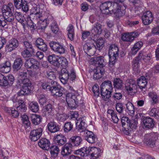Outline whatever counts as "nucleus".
I'll use <instances>...</instances> for the list:
<instances>
[{
  "label": "nucleus",
  "mask_w": 159,
  "mask_h": 159,
  "mask_svg": "<svg viewBox=\"0 0 159 159\" xmlns=\"http://www.w3.org/2000/svg\"><path fill=\"white\" fill-rule=\"evenodd\" d=\"M139 35V34L136 32L125 33L122 34L121 39L124 41L131 42Z\"/></svg>",
  "instance_id": "obj_16"
},
{
  "label": "nucleus",
  "mask_w": 159,
  "mask_h": 159,
  "mask_svg": "<svg viewBox=\"0 0 159 159\" xmlns=\"http://www.w3.org/2000/svg\"><path fill=\"white\" fill-rule=\"evenodd\" d=\"M8 84V82L6 76L0 73V85L6 86Z\"/></svg>",
  "instance_id": "obj_49"
},
{
  "label": "nucleus",
  "mask_w": 159,
  "mask_h": 159,
  "mask_svg": "<svg viewBox=\"0 0 159 159\" xmlns=\"http://www.w3.org/2000/svg\"><path fill=\"white\" fill-rule=\"evenodd\" d=\"M60 150L58 147L56 145L52 146L50 148V152L52 156L54 157L57 156Z\"/></svg>",
  "instance_id": "obj_48"
},
{
  "label": "nucleus",
  "mask_w": 159,
  "mask_h": 159,
  "mask_svg": "<svg viewBox=\"0 0 159 159\" xmlns=\"http://www.w3.org/2000/svg\"><path fill=\"white\" fill-rule=\"evenodd\" d=\"M140 61L137 59V58H135L132 62V66L133 70L137 72L140 71L139 68V67Z\"/></svg>",
  "instance_id": "obj_45"
},
{
  "label": "nucleus",
  "mask_w": 159,
  "mask_h": 159,
  "mask_svg": "<svg viewBox=\"0 0 159 159\" xmlns=\"http://www.w3.org/2000/svg\"><path fill=\"white\" fill-rule=\"evenodd\" d=\"M104 72V69L103 68H101L100 67H96V69H94L93 72V79L96 80L101 78Z\"/></svg>",
  "instance_id": "obj_24"
},
{
  "label": "nucleus",
  "mask_w": 159,
  "mask_h": 159,
  "mask_svg": "<svg viewBox=\"0 0 159 159\" xmlns=\"http://www.w3.org/2000/svg\"><path fill=\"white\" fill-rule=\"evenodd\" d=\"M52 88L50 90L51 94L54 97H58L61 96L63 94V89L60 87L55 81H51Z\"/></svg>",
  "instance_id": "obj_3"
},
{
  "label": "nucleus",
  "mask_w": 159,
  "mask_h": 159,
  "mask_svg": "<svg viewBox=\"0 0 159 159\" xmlns=\"http://www.w3.org/2000/svg\"><path fill=\"white\" fill-rule=\"evenodd\" d=\"M126 5H124L123 6L118 5V7H113L112 10L116 16L119 17L123 16L125 12V9Z\"/></svg>",
  "instance_id": "obj_8"
},
{
  "label": "nucleus",
  "mask_w": 159,
  "mask_h": 159,
  "mask_svg": "<svg viewBox=\"0 0 159 159\" xmlns=\"http://www.w3.org/2000/svg\"><path fill=\"white\" fill-rule=\"evenodd\" d=\"M68 117L65 114H57V119L60 121L63 122Z\"/></svg>",
  "instance_id": "obj_56"
},
{
  "label": "nucleus",
  "mask_w": 159,
  "mask_h": 159,
  "mask_svg": "<svg viewBox=\"0 0 159 159\" xmlns=\"http://www.w3.org/2000/svg\"><path fill=\"white\" fill-rule=\"evenodd\" d=\"M73 127V125L71 122H67L64 125V131L65 132H68L72 129Z\"/></svg>",
  "instance_id": "obj_58"
},
{
  "label": "nucleus",
  "mask_w": 159,
  "mask_h": 159,
  "mask_svg": "<svg viewBox=\"0 0 159 159\" xmlns=\"http://www.w3.org/2000/svg\"><path fill=\"white\" fill-rule=\"evenodd\" d=\"M43 129L41 128L32 130L30 137L32 141H35L38 140L42 135Z\"/></svg>",
  "instance_id": "obj_13"
},
{
  "label": "nucleus",
  "mask_w": 159,
  "mask_h": 159,
  "mask_svg": "<svg viewBox=\"0 0 159 159\" xmlns=\"http://www.w3.org/2000/svg\"><path fill=\"white\" fill-rule=\"evenodd\" d=\"M142 19L143 23L145 25H148L152 22L153 16L152 12L148 11L143 13Z\"/></svg>",
  "instance_id": "obj_9"
},
{
  "label": "nucleus",
  "mask_w": 159,
  "mask_h": 159,
  "mask_svg": "<svg viewBox=\"0 0 159 159\" xmlns=\"http://www.w3.org/2000/svg\"><path fill=\"white\" fill-rule=\"evenodd\" d=\"M84 49L89 52H91V50H94L95 47L93 44H90L88 43L85 44L84 45Z\"/></svg>",
  "instance_id": "obj_61"
},
{
  "label": "nucleus",
  "mask_w": 159,
  "mask_h": 159,
  "mask_svg": "<svg viewBox=\"0 0 159 159\" xmlns=\"http://www.w3.org/2000/svg\"><path fill=\"white\" fill-rule=\"evenodd\" d=\"M24 45L26 49H28L32 53H34V50L33 48L32 44L29 42L28 41H24Z\"/></svg>",
  "instance_id": "obj_57"
},
{
  "label": "nucleus",
  "mask_w": 159,
  "mask_h": 159,
  "mask_svg": "<svg viewBox=\"0 0 159 159\" xmlns=\"http://www.w3.org/2000/svg\"><path fill=\"white\" fill-rule=\"evenodd\" d=\"M14 7L13 4L11 3H9L7 5H4L2 8V12L3 15L6 14L7 15L10 13L12 12Z\"/></svg>",
  "instance_id": "obj_25"
},
{
  "label": "nucleus",
  "mask_w": 159,
  "mask_h": 159,
  "mask_svg": "<svg viewBox=\"0 0 159 159\" xmlns=\"http://www.w3.org/2000/svg\"><path fill=\"white\" fill-rule=\"evenodd\" d=\"M85 118H80L76 121V129L80 132L84 134L85 130H88L86 129L87 125L85 122Z\"/></svg>",
  "instance_id": "obj_7"
},
{
  "label": "nucleus",
  "mask_w": 159,
  "mask_h": 159,
  "mask_svg": "<svg viewBox=\"0 0 159 159\" xmlns=\"http://www.w3.org/2000/svg\"><path fill=\"white\" fill-rule=\"evenodd\" d=\"M119 53V48L116 45L112 44L110 46L109 50V56L113 55L115 57H118Z\"/></svg>",
  "instance_id": "obj_22"
},
{
  "label": "nucleus",
  "mask_w": 159,
  "mask_h": 159,
  "mask_svg": "<svg viewBox=\"0 0 159 159\" xmlns=\"http://www.w3.org/2000/svg\"><path fill=\"white\" fill-rule=\"evenodd\" d=\"M39 62L33 58L27 60L25 63V66L27 68H33L36 70H40Z\"/></svg>",
  "instance_id": "obj_6"
},
{
  "label": "nucleus",
  "mask_w": 159,
  "mask_h": 159,
  "mask_svg": "<svg viewBox=\"0 0 159 159\" xmlns=\"http://www.w3.org/2000/svg\"><path fill=\"white\" fill-rule=\"evenodd\" d=\"M67 88L71 92L66 94V99L69 107L72 108L78 104L77 96L78 95V93L77 91L73 90V88L70 85L67 86Z\"/></svg>",
  "instance_id": "obj_1"
},
{
  "label": "nucleus",
  "mask_w": 159,
  "mask_h": 159,
  "mask_svg": "<svg viewBox=\"0 0 159 159\" xmlns=\"http://www.w3.org/2000/svg\"><path fill=\"white\" fill-rule=\"evenodd\" d=\"M104 40L102 38H100L97 41L96 45L97 48L99 50L102 49L104 46Z\"/></svg>",
  "instance_id": "obj_55"
},
{
  "label": "nucleus",
  "mask_w": 159,
  "mask_h": 159,
  "mask_svg": "<svg viewBox=\"0 0 159 159\" xmlns=\"http://www.w3.org/2000/svg\"><path fill=\"white\" fill-rule=\"evenodd\" d=\"M70 139L72 143L75 146H78L79 145L82 141L81 137L78 136L72 137Z\"/></svg>",
  "instance_id": "obj_46"
},
{
  "label": "nucleus",
  "mask_w": 159,
  "mask_h": 159,
  "mask_svg": "<svg viewBox=\"0 0 159 159\" xmlns=\"http://www.w3.org/2000/svg\"><path fill=\"white\" fill-rule=\"evenodd\" d=\"M126 108L130 115L134 114V106L130 102H128L126 105Z\"/></svg>",
  "instance_id": "obj_51"
},
{
  "label": "nucleus",
  "mask_w": 159,
  "mask_h": 159,
  "mask_svg": "<svg viewBox=\"0 0 159 159\" xmlns=\"http://www.w3.org/2000/svg\"><path fill=\"white\" fill-rule=\"evenodd\" d=\"M7 15L6 14H3V16L4 20L9 22H11L14 20V16L12 12L10 13Z\"/></svg>",
  "instance_id": "obj_52"
},
{
  "label": "nucleus",
  "mask_w": 159,
  "mask_h": 159,
  "mask_svg": "<svg viewBox=\"0 0 159 159\" xmlns=\"http://www.w3.org/2000/svg\"><path fill=\"white\" fill-rule=\"evenodd\" d=\"M47 126L49 131L52 133L56 132L60 129L59 126L56 122H54L51 121L49 123Z\"/></svg>",
  "instance_id": "obj_34"
},
{
  "label": "nucleus",
  "mask_w": 159,
  "mask_h": 159,
  "mask_svg": "<svg viewBox=\"0 0 159 159\" xmlns=\"http://www.w3.org/2000/svg\"><path fill=\"white\" fill-rule=\"evenodd\" d=\"M55 143L61 146L65 144L66 142V138L62 134H59L54 137Z\"/></svg>",
  "instance_id": "obj_26"
},
{
  "label": "nucleus",
  "mask_w": 159,
  "mask_h": 159,
  "mask_svg": "<svg viewBox=\"0 0 159 159\" xmlns=\"http://www.w3.org/2000/svg\"><path fill=\"white\" fill-rule=\"evenodd\" d=\"M28 108L34 112H36L39 110V106L37 102H30L28 103Z\"/></svg>",
  "instance_id": "obj_38"
},
{
  "label": "nucleus",
  "mask_w": 159,
  "mask_h": 159,
  "mask_svg": "<svg viewBox=\"0 0 159 159\" xmlns=\"http://www.w3.org/2000/svg\"><path fill=\"white\" fill-rule=\"evenodd\" d=\"M116 108L119 113H122L124 110L123 104L120 102L117 103L116 104Z\"/></svg>",
  "instance_id": "obj_60"
},
{
  "label": "nucleus",
  "mask_w": 159,
  "mask_h": 159,
  "mask_svg": "<svg viewBox=\"0 0 159 159\" xmlns=\"http://www.w3.org/2000/svg\"><path fill=\"white\" fill-rule=\"evenodd\" d=\"M14 14L17 20L21 24L24 28H25V26L26 25V22L24 16L21 12L17 11H16Z\"/></svg>",
  "instance_id": "obj_35"
},
{
  "label": "nucleus",
  "mask_w": 159,
  "mask_h": 159,
  "mask_svg": "<svg viewBox=\"0 0 159 159\" xmlns=\"http://www.w3.org/2000/svg\"><path fill=\"white\" fill-rule=\"evenodd\" d=\"M19 42L16 39H11L7 43L6 47V49L8 52H10L15 49L18 46Z\"/></svg>",
  "instance_id": "obj_12"
},
{
  "label": "nucleus",
  "mask_w": 159,
  "mask_h": 159,
  "mask_svg": "<svg viewBox=\"0 0 159 159\" xmlns=\"http://www.w3.org/2000/svg\"><path fill=\"white\" fill-rule=\"evenodd\" d=\"M6 111L7 113L11 115L14 118H16L18 117L20 113L19 112L17 109H16L12 107L7 108L6 109Z\"/></svg>",
  "instance_id": "obj_41"
},
{
  "label": "nucleus",
  "mask_w": 159,
  "mask_h": 159,
  "mask_svg": "<svg viewBox=\"0 0 159 159\" xmlns=\"http://www.w3.org/2000/svg\"><path fill=\"white\" fill-rule=\"evenodd\" d=\"M148 95L153 103H156L159 101V96L154 92H150L148 93Z\"/></svg>",
  "instance_id": "obj_47"
},
{
  "label": "nucleus",
  "mask_w": 159,
  "mask_h": 159,
  "mask_svg": "<svg viewBox=\"0 0 159 159\" xmlns=\"http://www.w3.org/2000/svg\"><path fill=\"white\" fill-rule=\"evenodd\" d=\"M23 62L20 58H16L15 60L13 68L14 71H17L19 70L22 65Z\"/></svg>",
  "instance_id": "obj_42"
},
{
  "label": "nucleus",
  "mask_w": 159,
  "mask_h": 159,
  "mask_svg": "<svg viewBox=\"0 0 159 159\" xmlns=\"http://www.w3.org/2000/svg\"><path fill=\"white\" fill-rule=\"evenodd\" d=\"M39 99V103L42 105L46 102L47 96L43 94H41L40 95Z\"/></svg>",
  "instance_id": "obj_64"
},
{
  "label": "nucleus",
  "mask_w": 159,
  "mask_h": 159,
  "mask_svg": "<svg viewBox=\"0 0 159 159\" xmlns=\"http://www.w3.org/2000/svg\"><path fill=\"white\" fill-rule=\"evenodd\" d=\"M38 144L39 147L44 150H48L49 149L50 142L46 138H42L40 139Z\"/></svg>",
  "instance_id": "obj_21"
},
{
  "label": "nucleus",
  "mask_w": 159,
  "mask_h": 159,
  "mask_svg": "<svg viewBox=\"0 0 159 159\" xmlns=\"http://www.w3.org/2000/svg\"><path fill=\"white\" fill-rule=\"evenodd\" d=\"M48 20L50 23V27L51 31L53 33L57 34L59 28L56 22L52 17L49 18Z\"/></svg>",
  "instance_id": "obj_32"
},
{
  "label": "nucleus",
  "mask_w": 159,
  "mask_h": 159,
  "mask_svg": "<svg viewBox=\"0 0 159 159\" xmlns=\"http://www.w3.org/2000/svg\"><path fill=\"white\" fill-rule=\"evenodd\" d=\"M89 147H84L81 148L80 150H76L75 152V153L77 155H80L81 156L85 157L89 155Z\"/></svg>",
  "instance_id": "obj_29"
},
{
  "label": "nucleus",
  "mask_w": 159,
  "mask_h": 159,
  "mask_svg": "<svg viewBox=\"0 0 159 159\" xmlns=\"http://www.w3.org/2000/svg\"><path fill=\"white\" fill-rule=\"evenodd\" d=\"M70 75L68 71L65 68H62L59 75V78L63 84H66L69 79Z\"/></svg>",
  "instance_id": "obj_17"
},
{
  "label": "nucleus",
  "mask_w": 159,
  "mask_h": 159,
  "mask_svg": "<svg viewBox=\"0 0 159 159\" xmlns=\"http://www.w3.org/2000/svg\"><path fill=\"white\" fill-rule=\"evenodd\" d=\"M143 43L141 41H139L134 44V46L131 49V52L132 55H135L137 52L143 46Z\"/></svg>",
  "instance_id": "obj_40"
},
{
  "label": "nucleus",
  "mask_w": 159,
  "mask_h": 159,
  "mask_svg": "<svg viewBox=\"0 0 159 159\" xmlns=\"http://www.w3.org/2000/svg\"><path fill=\"white\" fill-rule=\"evenodd\" d=\"M50 47L55 52L60 54H64L65 52L66 49L65 47L59 43L51 42L49 43Z\"/></svg>",
  "instance_id": "obj_5"
},
{
  "label": "nucleus",
  "mask_w": 159,
  "mask_h": 159,
  "mask_svg": "<svg viewBox=\"0 0 159 159\" xmlns=\"http://www.w3.org/2000/svg\"><path fill=\"white\" fill-rule=\"evenodd\" d=\"M11 67L10 61H6L5 63L0 65V71L2 73H8L11 70Z\"/></svg>",
  "instance_id": "obj_30"
},
{
  "label": "nucleus",
  "mask_w": 159,
  "mask_h": 159,
  "mask_svg": "<svg viewBox=\"0 0 159 159\" xmlns=\"http://www.w3.org/2000/svg\"><path fill=\"white\" fill-rule=\"evenodd\" d=\"M43 111L44 115L46 116L52 115L53 113L52 105L49 104L45 106L43 108Z\"/></svg>",
  "instance_id": "obj_39"
},
{
  "label": "nucleus",
  "mask_w": 159,
  "mask_h": 159,
  "mask_svg": "<svg viewBox=\"0 0 159 159\" xmlns=\"http://www.w3.org/2000/svg\"><path fill=\"white\" fill-rule=\"evenodd\" d=\"M59 67L60 66L63 68L66 67L68 64V62L66 59L65 57H59Z\"/></svg>",
  "instance_id": "obj_44"
},
{
  "label": "nucleus",
  "mask_w": 159,
  "mask_h": 159,
  "mask_svg": "<svg viewBox=\"0 0 159 159\" xmlns=\"http://www.w3.org/2000/svg\"><path fill=\"white\" fill-rule=\"evenodd\" d=\"M154 122L153 119L149 117L143 118V122L145 128L148 129L152 128L154 125Z\"/></svg>",
  "instance_id": "obj_31"
},
{
  "label": "nucleus",
  "mask_w": 159,
  "mask_h": 159,
  "mask_svg": "<svg viewBox=\"0 0 159 159\" xmlns=\"http://www.w3.org/2000/svg\"><path fill=\"white\" fill-rule=\"evenodd\" d=\"M89 152L93 159H96L100 156L102 151L99 148L95 147H89Z\"/></svg>",
  "instance_id": "obj_19"
},
{
  "label": "nucleus",
  "mask_w": 159,
  "mask_h": 159,
  "mask_svg": "<svg viewBox=\"0 0 159 159\" xmlns=\"http://www.w3.org/2000/svg\"><path fill=\"white\" fill-rule=\"evenodd\" d=\"M51 81L47 82L45 81L43 82L41 86L42 88L44 89H46L47 91H50L52 88Z\"/></svg>",
  "instance_id": "obj_54"
},
{
  "label": "nucleus",
  "mask_w": 159,
  "mask_h": 159,
  "mask_svg": "<svg viewBox=\"0 0 159 159\" xmlns=\"http://www.w3.org/2000/svg\"><path fill=\"white\" fill-rule=\"evenodd\" d=\"M83 136L85 139L89 143H93L96 142L97 140V138L93 133L89 130H85Z\"/></svg>",
  "instance_id": "obj_11"
},
{
  "label": "nucleus",
  "mask_w": 159,
  "mask_h": 159,
  "mask_svg": "<svg viewBox=\"0 0 159 159\" xmlns=\"http://www.w3.org/2000/svg\"><path fill=\"white\" fill-rule=\"evenodd\" d=\"M101 93L102 98L105 100L108 99L112 92L113 87L110 81H105L102 83L101 86Z\"/></svg>",
  "instance_id": "obj_2"
},
{
  "label": "nucleus",
  "mask_w": 159,
  "mask_h": 159,
  "mask_svg": "<svg viewBox=\"0 0 159 159\" xmlns=\"http://www.w3.org/2000/svg\"><path fill=\"white\" fill-rule=\"evenodd\" d=\"M145 143L151 147H154L155 144V141L157 138L154 134H148L145 136Z\"/></svg>",
  "instance_id": "obj_14"
},
{
  "label": "nucleus",
  "mask_w": 159,
  "mask_h": 159,
  "mask_svg": "<svg viewBox=\"0 0 159 159\" xmlns=\"http://www.w3.org/2000/svg\"><path fill=\"white\" fill-rule=\"evenodd\" d=\"M30 14L34 15L36 19L40 18L42 16V13L40 11L39 9L37 7H33L30 10Z\"/></svg>",
  "instance_id": "obj_36"
},
{
  "label": "nucleus",
  "mask_w": 159,
  "mask_h": 159,
  "mask_svg": "<svg viewBox=\"0 0 159 159\" xmlns=\"http://www.w3.org/2000/svg\"><path fill=\"white\" fill-rule=\"evenodd\" d=\"M113 85L117 89H121L123 86L122 81L119 78L115 79L113 81Z\"/></svg>",
  "instance_id": "obj_50"
},
{
  "label": "nucleus",
  "mask_w": 159,
  "mask_h": 159,
  "mask_svg": "<svg viewBox=\"0 0 159 159\" xmlns=\"http://www.w3.org/2000/svg\"><path fill=\"white\" fill-rule=\"evenodd\" d=\"M12 101L13 102H17L18 106L16 108L19 112H25L26 111L27 109V107L24 101L22 100H20L16 101V100L15 98L12 99Z\"/></svg>",
  "instance_id": "obj_20"
},
{
  "label": "nucleus",
  "mask_w": 159,
  "mask_h": 159,
  "mask_svg": "<svg viewBox=\"0 0 159 159\" xmlns=\"http://www.w3.org/2000/svg\"><path fill=\"white\" fill-rule=\"evenodd\" d=\"M52 17L51 16H49L48 18L44 19L43 20H40L38 22V26L39 29H41L42 30H44L46 27L50 23L49 21V19Z\"/></svg>",
  "instance_id": "obj_33"
},
{
  "label": "nucleus",
  "mask_w": 159,
  "mask_h": 159,
  "mask_svg": "<svg viewBox=\"0 0 159 159\" xmlns=\"http://www.w3.org/2000/svg\"><path fill=\"white\" fill-rule=\"evenodd\" d=\"M125 89L129 94H133L136 91L137 86L135 81L132 79L127 80L126 81Z\"/></svg>",
  "instance_id": "obj_4"
},
{
  "label": "nucleus",
  "mask_w": 159,
  "mask_h": 159,
  "mask_svg": "<svg viewBox=\"0 0 159 159\" xmlns=\"http://www.w3.org/2000/svg\"><path fill=\"white\" fill-rule=\"evenodd\" d=\"M121 121L123 126L125 125L127 126L128 125H129L130 120L128 117L126 116H123L121 117Z\"/></svg>",
  "instance_id": "obj_63"
},
{
  "label": "nucleus",
  "mask_w": 159,
  "mask_h": 159,
  "mask_svg": "<svg viewBox=\"0 0 159 159\" xmlns=\"http://www.w3.org/2000/svg\"><path fill=\"white\" fill-rule=\"evenodd\" d=\"M112 2H107L102 4L100 6V9L101 12L104 14H108L110 11L113 9Z\"/></svg>",
  "instance_id": "obj_10"
},
{
  "label": "nucleus",
  "mask_w": 159,
  "mask_h": 159,
  "mask_svg": "<svg viewBox=\"0 0 159 159\" xmlns=\"http://www.w3.org/2000/svg\"><path fill=\"white\" fill-rule=\"evenodd\" d=\"M31 118L32 123L35 125L39 124L42 119L40 116L35 114L31 115Z\"/></svg>",
  "instance_id": "obj_43"
},
{
  "label": "nucleus",
  "mask_w": 159,
  "mask_h": 159,
  "mask_svg": "<svg viewBox=\"0 0 159 159\" xmlns=\"http://www.w3.org/2000/svg\"><path fill=\"white\" fill-rule=\"evenodd\" d=\"M32 85H28L20 86L21 87L20 90L18 93V95L19 96H21L30 93L31 90Z\"/></svg>",
  "instance_id": "obj_28"
},
{
  "label": "nucleus",
  "mask_w": 159,
  "mask_h": 159,
  "mask_svg": "<svg viewBox=\"0 0 159 159\" xmlns=\"http://www.w3.org/2000/svg\"><path fill=\"white\" fill-rule=\"evenodd\" d=\"M138 122L136 120L132 121H130L129 125H128L127 127H129L130 129H135L137 126Z\"/></svg>",
  "instance_id": "obj_62"
},
{
  "label": "nucleus",
  "mask_w": 159,
  "mask_h": 159,
  "mask_svg": "<svg viewBox=\"0 0 159 159\" xmlns=\"http://www.w3.org/2000/svg\"><path fill=\"white\" fill-rule=\"evenodd\" d=\"M103 30L102 25L100 23L96 22L93 26L91 32L93 35L97 36L101 34Z\"/></svg>",
  "instance_id": "obj_15"
},
{
  "label": "nucleus",
  "mask_w": 159,
  "mask_h": 159,
  "mask_svg": "<svg viewBox=\"0 0 159 159\" xmlns=\"http://www.w3.org/2000/svg\"><path fill=\"white\" fill-rule=\"evenodd\" d=\"M72 145L70 143H66L62 147L61 154L63 156H67L70 153L71 151Z\"/></svg>",
  "instance_id": "obj_27"
},
{
  "label": "nucleus",
  "mask_w": 159,
  "mask_h": 159,
  "mask_svg": "<svg viewBox=\"0 0 159 159\" xmlns=\"http://www.w3.org/2000/svg\"><path fill=\"white\" fill-rule=\"evenodd\" d=\"M27 20L26 21V25L25 26V27L27 25V26H29L30 28H34L35 25L32 21L31 20L30 17L28 16L27 17Z\"/></svg>",
  "instance_id": "obj_59"
},
{
  "label": "nucleus",
  "mask_w": 159,
  "mask_h": 159,
  "mask_svg": "<svg viewBox=\"0 0 159 159\" xmlns=\"http://www.w3.org/2000/svg\"><path fill=\"white\" fill-rule=\"evenodd\" d=\"M19 83L20 86L28 85V86L29 85H32L31 82L28 79L25 78L23 80H20L19 81Z\"/></svg>",
  "instance_id": "obj_53"
},
{
  "label": "nucleus",
  "mask_w": 159,
  "mask_h": 159,
  "mask_svg": "<svg viewBox=\"0 0 159 159\" xmlns=\"http://www.w3.org/2000/svg\"><path fill=\"white\" fill-rule=\"evenodd\" d=\"M59 57L58 56L53 54L49 55L48 57V60L49 62L52 65L59 67Z\"/></svg>",
  "instance_id": "obj_23"
},
{
  "label": "nucleus",
  "mask_w": 159,
  "mask_h": 159,
  "mask_svg": "<svg viewBox=\"0 0 159 159\" xmlns=\"http://www.w3.org/2000/svg\"><path fill=\"white\" fill-rule=\"evenodd\" d=\"M91 63L96 66L103 68L104 66V57L102 56L94 57L91 60Z\"/></svg>",
  "instance_id": "obj_18"
},
{
  "label": "nucleus",
  "mask_w": 159,
  "mask_h": 159,
  "mask_svg": "<svg viewBox=\"0 0 159 159\" xmlns=\"http://www.w3.org/2000/svg\"><path fill=\"white\" fill-rule=\"evenodd\" d=\"M147 83V79L145 77L142 76L140 77L137 81V84L140 89H143L146 86Z\"/></svg>",
  "instance_id": "obj_37"
}]
</instances>
